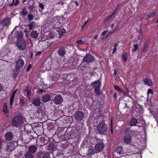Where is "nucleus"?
<instances>
[{
  "label": "nucleus",
  "instance_id": "774afa93",
  "mask_svg": "<svg viewBox=\"0 0 158 158\" xmlns=\"http://www.w3.org/2000/svg\"><path fill=\"white\" fill-rule=\"evenodd\" d=\"M53 19H54V20H57V18H56V17L54 18Z\"/></svg>",
  "mask_w": 158,
  "mask_h": 158
},
{
  "label": "nucleus",
  "instance_id": "1a4fd4ad",
  "mask_svg": "<svg viewBox=\"0 0 158 158\" xmlns=\"http://www.w3.org/2000/svg\"><path fill=\"white\" fill-rule=\"evenodd\" d=\"M10 23V19L7 18L1 21L0 25L2 27H5L9 26Z\"/></svg>",
  "mask_w": 158,
  "mask_h": 158
},
{
  "label": "nucleus",
  "instance_id": "a18cd8bd",
  "mask_svg": "<svg viewBox=\"0 0 158 158\" xmlns=\"http://www.w3.org/2000/svg\"><path fill=\"white\" fill-rule=\"evenodd\" d=\"M51 60H50V61L48 62V64H46V67H50V66L51 65Z\"/></svg>",
  "mask_w": 158,
  "mask_h": 158
},
{
  "label": "nucleus",
  "instance_id": "39448f33",
  "mask_svg": "<svg viewBox=\"0 0 158 158\" xmlns=\"http://www.w3.org/2000/svg\"><path fill=\"white\" fill-rule=\"evenodd\" d=\"M18 48L20 50H24L26 48V46L25 41H19L17 44Z\"/></svg>",
  "mask_w": 158,
  "mask_h": 158
},
{
  "label": "nucleus",
  "instance_id": "c85d7f7f",
  "mask_svg": "<svg viewBox=\"0 0 158 158\" xmlns=\"http://www.w3.org/2000/svg\"><path fill=\"white\" fill-rule=\"evenodd\" d=\"M21 14L23 16H26L27 15V11L26 8H24L22 9Z\"/></svg>",
  "mask_w": 158,
  "mask_h": 158
},
{
  "label": "nucleus",
  "instance_id": "13d9d810",
  "mask_svg": "<svg viewBox=\"0 0 158 158\" xmlns=\"http://www.w3.org/2000/svg\"><path fill=\"white\" fill-rule=\"evenodd\" d=\"M116 48H114L113 50V52H112V53L113 54H114V53L116 52Z\"/></svg>",
  "mask_w": 158,
  "mask_h": 158
},
{
  "label": "nucleus",
  "instance_id": "cd10ccee",
  "mask_svg": "<svg viewBox=\"0 0 158 158\" xmlns=\"http://www.w3.org/2000/svg\"><path fill=\"white\" fill-rule=\"evenodd\" d=\"M101 83L100 81H98L95 82L94 83V88L96 87L99 88L100 86Z\"/></svg>",
  "mask_w": 158,
  "mask_h": 158
},
{
  "label": "nucleus",
  "instance_id": "6e6552de",
  "mask_svg": "<svg viewBox=\"0 0 158 158\" xmlns=\"http://www.w3.org/2000/svg\"><path fill=\"white\" fill-rule=\"evenodd\" d=\"M94 60V58L93 56L90 55H86L83 58V62L89 63Z\"/></svg>",
  "mask_w": 158,
  "mask_h": 158
},
{
  "label": "nucleus",
  "instance_id": "f704fd0d",
  "mask_svg": "<svg viewBox=\"0 0 158 158\" xmlns=\"http://www.w3.org/2000/svg\"><path fill=\"white\" fill-rule=\"evenodd\" d=\"M27 95L28 98H30L31 95V90L30 89L28 88L27 89Z\"/></svg>",
  "mask_w": 158,
  "mask_h": 158
},
{
  "label": "nucleus",
  "instance_id": "c03bdc74",
  "mask_svg": "<svg viewBox=\"0 0 158 158\" xmlns=\"http://www.w3.org/2000/svg\"><path fill=\"white\" fill-rule=\"evenodd\" d=\"M123 148L122 147H119V154H122L123 153Z\"/></svg>",
  "mask_w": 158,
  "mask_h": 158
},
{
  "label": "nucleus",
  "instance_id": "a878e982",
  "mask_svg": "<svg viewBox=\"0 0 158 158\" xmlns=\"http://www.w3.org/2000/svg\"><path fill=\"white\" fill-rule=\"evenodd\" d=\"M25 158H34L33 155L32 154L27 152L25 154Z\"/></svg>",
  "mask_w": 158,
  "mask_h": 158
},
{
  "label": "nucleus",
  "instance_id": "2eb2a0df",
  "mask_svg": "<svg viewBox=\"0 0 158 158\" xmlns=\"http://www.w3.org/2000/svg\"><path fill=\"white\" fill-rule=\"evenodd\" d=\"M143 81L144 82L145 84H146L149 86L153 85L152 81L151 79L148 78H146L143 79Z\"/></svg>",
  "mask_w": 158,
  "mask_h": 158
},
{
  "label": "nucleus",
  "instance_id": "ddd939ff",
  "mask_svg": "<svg viewBox=\"0 0 158 158\" xmlns=\"http://www.w3.org/2000/svg\"><path fill=\"white\" fill-rule=\"evenodd\" d=\"M15 148L14 143L12 142L9 143L7 145V150L11 151L14 150Z\"/></svg>",
  "mask_w": 158,
  "mask_h": 158
},
{
  "label": "nucleus",
  "instance_id": "f8f14e48",
  "mask_svg": "<svg viewBox=\"0 0 158 158\" xmlns=\"http://www.w3.org/2000/svg\"><path fill=\"white\" fill-rule=\"evenodd\" d=\"M32 104L36 106H40L41 102L40 98L38 97L34 98L32 101Z\"/></svg>",
  "mask_w": 158,
  "mask_h": 158
},
{
  "label": "nucleus",
  "instance_id": "bf43d9fd",
  "mask_svg": "<svg viewBox=\"0 0 158 158\" xmlns=\"http://www.w3.org/2000/svg\"><path fill=\"white\" fill-rule=\"evenodd\" d=\"M29 9L31 11L33 10V6H29Z\"/></svg>",
  "mask_w": 158,
  "mask_h": 158
},
{
  "label": "nucleus",
  "instance_id": "4be33fe9",
  "mask_svg": "<svg viewBox=\"0 0 158 158\" xmlns=\"http://www.w3.org/2000/svg\"><path fill=\"white\" fill-rule=\"evenodd\" d=\"M95 153V150L93 148H90L88 151L87 153V155L89 156H91Z\"/></svg>",
  "mask_w": 158,
  "mask_h": 158
},
{
  "label": "nucleus",
  "instance_id": "a19ab883",
  "mask_svg": "<svg viewBox=\"0 0 158 158\" xmlns=\"http://www.w3.org/2000/svg\"><path fill=\"white\" fill-rule=\"evenodd\" d=\"M150 93L152 94V95H153V92L152 90L151 89H149L148 90V94H149Z\"/></svg>",
  "mask_w": 158,
  "mask_h": 158
},
{
  "label": "nucleus",
  "instance_id": "5701e85b",
  "mask_svg": "<svg viewBox=\"0 0 158 158\" xmlns=\"http://www.w3.org/2000/svg\"><path fill=\"white\" fill-rule=\"evenodd\" d=\"M3 112L6 114H7L6 115V116H8V113L9 112L8 110V109L7 107L6 106V103H5L3 105Z\"/></svg>",
  "mask_w": 158,
  "mask_h": 158
},
{
  "label": "nucleus",
  "instance_id": "37998d69",
  "mask_svg": "<svg viewBox=\"0 0 158 158\" xmlns=\"http://www.w3.org/2000/svg\"><path fill=\"white\" fill-rule=\"evenodd\" d=\"M130 132H131V131L130 128H127L125 131V133L128 134Z\"/></svg>",
  "mask_w": 158,
  "mask_h": 158
},
{
  "label": "nucleus",
  "instance_id": "5fc2aeb1",
  "mask_svg": "<svg viewBox=\"0 0 158 158\" xmlns=\"http://www.w3.org/2000/svg\"><path fill=\"white\" fill-rule=\"evenodd\" d=\"M49 36L50 37V38H53L54 37L53 34L51 33L49 35Z\"/></svg>",
  "mask_w": 158,
  "mask_h": 158
},
{
  "label": "nucleus",
  "instance_id": "58836bf2",
  "mask_svg": "<svg viewBox=\"0 0 158 158\" xmlns=\"http://www.w3.org/2000/svg\"><path fill=\"white\" fill-rule=\"evenodd\" d=\"M43 158H51L48 153L44 154L43 156Z\"/></svg>",
  "mask_w": 158,
  "mask_h": 158
},
{
  "label": "nucleus",
  "instance_id": "f257e3e1",
  "mask_svg": "<svg viewBox=\"0 0 158 158\" xmlns=\"http://www.w3.org/2000/svg\"><path fill=\"white\" fill-rule=\"evenodd\" d=\"M12 123L13 126L19 127L23 123V118L20 115H18L13 118L12 120Z\"/></svg>",
  "mask_w": 158,
  "mask_h": 158
},
{
  "label": "nucleus",
  "instance_id": "f3484780",
  "mask_svg": "<svg viewBox=\"0 0 158 158\" xmlns=\"http://www.w3.org/2000/svg\"><path fill=\"white\" fill-rule=\"evenodd\" d=\"M50 96L48 94H46L44 95L42 98V101L44 102H48L50 100Z\"/></svg>",
  "mask_w": 158,
  "mask_h": 158
},
{
  "label": "nucleus",
  "instance_id": "c756f323",
  "mask_svg": "<svg viewBox=\"0 0 158 158\" xmlns=\"http://www.w3.org/2000/svg\"><path fill=\"white\" fill-rule=\"evenodd\" d=\"M34 16L32 14H30L27 16V18L28 21L30 22H31L33 19Z\"/></svg>",
  "mask_w": 158,
  "mask_h": 158
},
{
  "label": "nucleus",
  "instance_id": "bb28decb",
  "mask_svg": "<svg viewBox=\"0 0 158 158\" xmlns=\"http://www.w3.org/2000/svg\"><path fill=\"white\" fill-rule=\"evenodd\" d=\"M128 54L127 53H124L122 55V57L123 60L125 62H126L127 60Z\"/></svg>",
  "mask_w": 158,
  "mask_h": 158
},
{
  "label": "nucleus",
  "instance_id": "69168bd1",
  "mask_svg": "<svg viewBox=\"0 0 158 158\" xmlns=\"http://www.w3.org/2000/svg\"><path fill=\"white\" fill-rule=\"evenodd\" d=\"M98 38V35H96L94 37V39H96Z\"/></svg>",
  "mask_w": 158,
  "mask_h": 158
},
{
  "label": "nucleus",
  "instance_id": "4c0bfd02",
  "mask_svg": "<svg viewBox=\"0 0 158 158\" xmlns=\"http://www.w3.org/2000/svg\"><path fill=\"white\" fill-rule=\"evenodd\" d=\"M156 15V13L155 12L152 13H150L148 15V18H152L154 16Z\"/></svg>",
  "mask_w": 158,
  "mask_h": 158
},
{
  "label": "nucleus",
  "instance_id": "b1692460",
  "mask_svg": "<svg viewBox=\"0 0 158 158\" xmlns=\"http://www.w3.org/2000/svg\"><path fill=\"white\" fill-rule=\"evenodd\" d=\"M36 25V23L34 22H33L30 23L29 24L27 25L28 27V29L29 30H31L32 29L35 27Z\"/></svg>",
  "mask_w": 158,
  "mask_h": 158
},
{
  "label": "nucleus",
  "instance_id": "4468645a",
  "mask_svg": "<svg viewBox=\"0 0 158 158\" xmlns=\"http://www.w3.org/2000/svg\"><path fill=\"white\" fill-rule=\"evenodd\" d=\"M13 135L10 132H8L5 135L6 139L7 141H10L13 139Z\"/></svg>",
  "mask_w": 158,
  "mask_h": 158
},
{
  "label": "nucleus",
  "instance_id": "aec40b11",
  "mask_svg": "<svg viewBox=\"0 0 158 158\" xmlns=\"http://www.w3.org/2000/svg\"><path fill=\"white\" fill-rule=\"evenodd\" d=\"M30 35L32 38L36 39L38 37V33L36 31H33L31 32Z\"/></svg>",
  "mask_w": 158,
  "mask_h": 158
},
{
  "label": "nucleus",
  "instance_id": "09e8293b",
  "mask_svg": "<svg viewBox=\"0 0 158 158\" xmlns=\"http://www.w3.org/2000/svg\"><path fill=\"white\" fill-rule=\"evenodd\" d=\"M114 87L115 90L117 91H118V86L117 85H114Z\"/></svg>",
  "mask_w": 158,
  "mask_h": 158
},
{
  "label": "nucleus",
  "instance_id": "f03ea898",
  "mask_svg": "<svg viewBox=\"0 0 158 158\" xmlns=\"http://www.w3.org/2000/svg\"><path fill=\"white\" fill-rule=\"evenodd\" d=\"M95 142H97L95 146V149L98 152H100L104 147V143L102 140L98 139H95Z\"/></svg>",
  "mask_w": 158,
  "mask_h": 158
},
{
  "label": "nucleus",
  "instance_id": "7ed1b4c3",
  "mask_svg": "<svg viewBox=\"0 0 158 158\" xmlns=\"http://www.w3.org/2000/svg\"><path fill=\"white\" fill-rule=\"evenodd\" d=\"M107 130V126L104 123H100L97 127V130L99 133H103L105 132Z\"/></svg>",
  "mask_w": 158,
  "mask_h": 158
},
{
  "label": "nucleus",
  "instance_id": "4d7b16f0",
  "mask_svg": "<svg viewBox=\"0 0 158 158\" xmlns=\"http://www.w3.org/2000/svg\"><path fill=\"white\" fill-rule=\"evenodd\" d=\"M107 31V30L106 31H103L102 33V35H104L105 34Z\"/></svg>",
  "mask_w": 158,
  "mask_h": 158
},
{
  "label": "nucleus",
  "instance_id": "a211bd4d",
  "mask_svg": "<svg viewBox=\"0 0 158 158\" xmlns=\"http://www.w3.org/2000/svg\"><path fill=\"white\" fill-rule=\"evenodd\" d=\"M138 120L135 118H132L130 120V124L131 126H135L138 123Z\"/></svg>",
  "mask_w": 158,
  "mask_h": 158
},
{
  "label": "nucleus",
  "instance_id": "ea45409f",
  "mask_svg": "<svg viewBox=\"0 0 158 158\" xmlns=\"http://www.w3.org/2000/svg\"><path fill=\"white\" fill-rule=\"evenodd\" d=\"M76 43L79 45H81L84 44V42L81 40L77 41Z\"/></svg>",
  "mask_w": 158,
  "mask_h": 158
},
{
  "label": "nucleus",
  "instance_id": "20e7f679",
  "mask_svg": "<svg viewBox=\"0 0 158 158\" xmlns=\"http://www.w3.org/2000/svg\"><path fill=\"white\" fill-rule=\"evenodd\" d=\"M85 114L84 113L81 111H78L76 112L74 115L75 119L77 121H81L84 118Z\"/></svg>",
  "mask_w": 158,
  "mask_h": 158
},
{
  "label": "nucleus",
  "instance_id": "412c9836",
  "mask_svg": "<svg viewBox=\"0 0 158 158\" xmlns=\"http://www.w3.org/2000/svg\"><path fill=\"white\" fill-rule=\"evenodd\" d=\"M117 10V7L116 10L114 11V12L111 15L109 16L105 19L104 20V22L105 23L107 22L114 15V14L116 12Z\"/></svg>",
  "mask_w": 158,
  "mask_h": 158
},
{
  "label": "nucleus",
  "instance_id": "e433bc0d",
  "mask_svg": "<svg viewBox=\"0 0 158 158\" xmlns=\"http://www.w3.org/2000/svg\"><path fill=\"white\" fill-rule=\"evenodd\" d=\"M23 35V34L22 32H19L17 33V36L18 38V39H20L22 37Z\"/></svg>",
  "mask_w": 158,
  "mask_h": 158
},
{
  "label": "nucleus",
  "instance_id": "dca6fc26",
  "mask_svg": "<svg viewBox=\"0 0 158 158\" xmlns=\"http://www.w3.org/2000/svg\"><path fill=\"white\" fill-rule=\"evenodd\" d=\"M17 91V89L16 90L14 91L11 95L10 100V106H11L13 105L15 95Z\"/></svg>",
  "mask_w": 158,
  "mask_h": 158
},
{
  "label": "nucleus",
  "instance_id": "0e129e2a",
  "mask_svg": "<svg viewBox=\"0 0 158 158\" xmlns=\"http://www.w3.org/2000/svg\"><path fill=\"white\" fill-rule=\"evenodd\" d=\"M117 73V72L116 71V70L115 69L114 70V75H115Z\"/></svg>",
  "mask_w": 158,
  "mask_h": 158
},
{
  "label": "nucleus",
  "instance_id": "49530a36",
  "mask_svg": "<svg viewBox=\"0 0 158 158\" xmlns=\"http://www.w3.org/2000/svg\"><path fill=\"white\" fill-rule=\"evenodd\" d=\"M31 67H32V65H31V64H30L27 67V71H28L30 70V69H31Z\"/></svg>",
  "mask_w": 158,
  "mask_h": 158
},
{
  "label": "nucleus",
  "instance_id": "864d4df0",
  "mask_svg": "<svg viewBox=\"0 0 158 158\" xmlns=\"http://www.w3.org/2000/svg\"><path fill=\"white\" fill-rule=\"evenodd\" d=\"M74 2L75 4L76 5V6H77L78 5V3L77 1H74Z\"/></svg>",
  "mask_w": 158,
  "mask_h": 158
},
{
  "label": "nucleus",
  "instance_id": "6e6d98bb",
  "mask_svg": "<svg viewBox=\"0 0 158 158\" xmlns=\"http://www.w3.org/2000/svg\"><path fill=\"white\" fill-rule=\"evenodd\" d=\"M19 3V0H15V5H17Z\"/></svg>",
  "mask_w": 158,
  "mask_h": 158
},
{
  "label": "nucleus",
  "instance_id": "c9c22d12",
  "mask_svg": "<svg viewBox=\"0 0 158 158\" xmlns=\"http://www.w3.org/2000/svg\"><path fill=\"white\" fill-rule=\"evenodd\" d=\"M25 98L24 97H22L20 99V104L22 106H23L25 103Z\"/></svg>",
  "mask_w": 158,
  "mask_h": 158
},
{
  "label": "nucleus",
  "instance_id": "473e14b6",
  "mask_svg": "<svg viewBox=\"0 0 158 158\" xmlns=\"http://www.w3.org/2000/svg\"><path fill=\"white\" fill-rule=\"evenodd\" d=\"M65 30L64 29H60L58 31L59 34L60 36H61L63 35V33H65Z\"/></svg>",
  "mask_w": 158,
  "mask_h": 158
},
{
  "label": "nucleus",
  "instance_id": "338daca9",
  "mask_svg": "<svg viewBox=\"0 0 158 158\" xmlns=\"http://www.w3.org/2000/svg\"><path fill=\"white\" fill-rule=\"evenodd\" d=\"M114 98H115L116 97V95L115 94H114Z\"/></svg>",
  "mask_w": 158,
  "mask_h": 158
},
{
  "label": "nucleus",
  "instance_id": "423d86ee",
  "mask_svg": "<svg viewBox=\"0 0 158 158\" xmlns=\"http://www.w3.org/2000/svg\"><path fill=\"white\" fill-rule=\"evenodd\" d=\"M24 64V61L22 59H19L16 62V69H19L22 68Z\"/></svg>",
  "mask_w": 158,
  "mask_h": 158
},
{
  "label": "nucleus",
  "instance_id": "de8ad7c7",
  "mask_svg": "<svg viewBox=\"0 0 158 158\" xmlns=\"http://www.w3.org/2000/svg\"><path fill=\"white\" fill-rule=\"evenodd\" d=\"M114 31H110L109 33H108L106 35V36L108 37Z\"/></svg>",
  "mask_w": 158,
  "mask_h": 158
},
{
  "label": "nucleus",
  "instance_id": "6ab92c4d",
  "mask_svg": "<svg viewBox=\"0 0 158 158\" xmlns=\"http://www.w3.org/2000/svg\"><path fill=\"white\" fill-rule=\"evenodd\" d=\"M131 137L130 136H125L124 137V140L125 143L128 144L131 141Z\"/></svg>",
  "mask_w": 158,
  "mask_h": 158
},
{
  "label": "nucleus",
  "instance_id": "8fccbe9b",
  "mask_svg": "<svg viewBox=\"0 0 158 158\" xmlns=\"http://www.w3.org/2000/svg\"><path fill=\"white\" fill-rule=\"evenodd\" d=\"M112 121H111V127H110L111 128H110V131L111 132V134H113V131H112Z\"/></svg>",
  "mask_w": 158,
  "mask_h": 158
},
{
  "label": "nucleus",
  "instance_id": "052dcab7",
  "mask_svg": "<svg viewBox=\"0 0 158 158\" xmlns=\"http://www.w3.org/2000/svg\"><path fill=\"white\" fill-rule=\"evenodd\" d=\"M119 92H123L124 94V93L123 92V89H121V88H119Z\"/></svg>",
  "mask_w": 158,
  "mask_h": 158
},
{
  "label": "nucleus",
  "instance_id": "0eeeda50",
  "mask_svg": "<svg viewBox=\"0 0 158 158\" xmlns=\"http://www.w3.org/2000/svg\"><path fill=\"white\" fill-rule=\"evenodd\" d=\"M53 101L55 104L58 105L61 103L63 102V99L61 95H57L55 96Z\"/></svg>",
  "mask_w": 158,
  "mask_h": 158
},
{
  "label": "nucleus",
  "instance_id": "79ce46f5",
  "mask_svg": "<svg viewBox=\"0 0 158 158\" xmlns=\"http://www.w3.org/2000/svg\"><path fill=\"white\" fill-rule=\"evenodd\" d=\"M39 7L41 8L42 10H43L44 9V6L43 4L40 3L39 4Z\"/></svg>",
  "mask_w": 158,
  "mask_h": 158
},
{
  "label": "nucleus",
  "instance_id": "2f4dec72",
  "mask_svg": "<svg viewBox=\"0 0 158 158\" xmlns=\"http://www.w3.org/2000/svg\"><path fill=\"white\" fill-rule=\"evenodd\" d=\"M134 48L133 49V50L134 52H136L139 49V45L138 44H136L133 45Z\"/></svg>",
  "mask_w": 158,
  "mask_h": 158
},
{
  "label": "nucleus",
  "instance_id": "3c124183",
  "mask_svg": "<svg viewBox=\"0 0 158 158\" xmlns=\"http://www.w3.org/2000/svg\"><path fill=\"white\" fill-rule=\"evenodd\" d=\"M42 52H36V53L35 54V56H39L40 55L41 53Z\"/></svg>",
  "mask_w": 158,
  "mask_h": 158
},
{
  "label": "nucleus",
  "instance_id": "9b49d317",
  "mask_svg": "<svg viewBox=\"0 0 158 158\" xmlns=\"http://www.w3.org/2000/svg\"><path fill=\"white\" fill-rule=\"evenodd\" d=\"M37 149V147L35 145H31L28 147V152L31 154L34 153Z\"/></svg>",
  "mask_w": 158,
  "mask_h": 158
},
{
  "label": "nucleus",
  "instance_id": "9d476101",
  "mask_svg": "<svg viewBox=\"0 0 158 158\" xmlns=\"http://www.w3.org/2000/svg\"><path fill=\"white\" fill-rule=\"evenodd\" d=\"M66 53L65 48L64 47H61L59 48L58 50V54L61 57L64 56Z\"/></svg>",
  "mask_w": 158,
  "mask_h": 158
},
{
  "label": "nucleus",
  "instance_id": "603ef678",
  "mask_svg": "<svg viewBox=\"0 0 158 158\" xmlns=\"http://www.w3.org/2000/svg\"><path fill=\"white\" fill-rule=\"evenodd\" d=\"M88 21H86L85 22L84 24L82 26L81 28L82 29L83 27H84L86 25Z\"/></svg>",
  "mask_w": 158,
  "mask_h": 158
},
{
  "label": "nucleus",
  "instance_id": "e2e57ef3",
  "mask_svg": "<svg viewBox=\"0 0 158 158\" xmlns=\"http://www.w3.org/2000/svg\"><path fill=\"white\" fill-rule=\"evenodd\" d=\"M118 45V44H114V48H116V47H117Z\"/></svg>",
  "mask_w": 158,
  "mask_h": 158
},
{
  "label": "nucleus",
  "instance_id": "7c9ffc66",
  "mask_svg": "<svg viewBox=\"0 0 158 158\" xmlns=\"http://www.w3.org/2000/svg\"><path fill=\"white\" fill-rule=\"evenodd\" d=\"M61 65L60 62H59V61H58L55 63V66L54 67V68L55 69H57L58 68L60 67Z\"/></svg>",
  "mask_w": 158,
  "mask_h": 158
},
{
  "label": "nucleus",
  "instance_id": "680f3d73",
  "mask_svg": "<svg viewBox=\"0 0 158 158\" xmlns=\"http://www.w3.org/2000/svg\"><path fill=\"white\" fill-rule=\"evenodd\" d=\"M2 145V141H0V149L1 148Z\"/></svg>",
  "mask_w": 158,
  "mask_h": 158
},
{
  "label": "nucleus",
  "instance_id": "393cba45",
  "mask_svg": "<svg viewBox=\"0 0 158 158\" xmlns=\"http://www.w3.org/2000/svg\"><path fill=\"white\" fill-rule=\"evenodd\" d=\"M149 40H146L145 42L143 44V51H145L146 48H147L148 47L149 44Z\"/></svg>",
  "mask_w": 158,
  "mask_h": 158
},
{
  "label": "nucleus",
  "instance_id": "72a5a7b5",
  "mask_svg": "<svg viewBox=\"0 0 158 158\" xmlns=\"http://www.w3.org/2000/svg\"><path fill=\"white\" fill-rule=\"evenodd\" d=\"M94 90L96 93L98 95H100L101 94L99 88L96 87L94 88Z\"/></svg>",
  "mask_w": 158,
  "mask_h": 158
}]
</instances>
